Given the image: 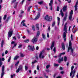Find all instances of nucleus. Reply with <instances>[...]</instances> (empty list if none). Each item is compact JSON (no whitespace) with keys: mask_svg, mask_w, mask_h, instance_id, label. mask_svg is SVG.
<instances>
[{"mask_svg":"<svg viewBox=\"0 0 78 78\" xmlns=\"http://www.w3.org/2000/svg\"><path fill=\"white\" fill-rule=\"evenodd\" d=\"M67 23H66L64 26V28H63V31L64 33L63 34V37L65 38L66 37V34L67 33Z\"/></svg>","mask_w":78,"mask_h":78,"instance_id":"obj_1","label":"nucleus"},{"mask_svg":"<svg viewBox=\"0 0 78 78\" xmlns=\"http://www.w3.org/2000/svg\"><path fill=\"white\" fill-rule=\"evenodd\" d=\"M71 50L72 53H73V50L72 47V42H71V41H69V47L68 49V52H69V50Z\"/></svg>","mask_w":78,"mask_h":78,"instance_id":"obj_2","label":"nucleus"},{"mask_svg":"<svg viewBox=\"0 0 78 78\" xmlns=\"http://www.w3.org/2000/svg\"><path fill=\"white\" fill-rule=\"evenodd\" d=\"M44 19L47 21H51L52 20V17L51 16H48V15H46L44 17Z\"/></svg>","mask_w":78,"mask_h":78,"instance_id":"obj_3","label":"nucleus"},{"mask_svg":"<svg viewBox=\"0 0 78 78\" xmlns=\"http://www.w3.org/2000/svg\"><path fill=\"white\" fill-rule=\"evenodd\" d=\"M53 3V0H51L50 3H49V6L50 9L51 11H53V7H52Z\"/></svg>","mask_w":78,"mask_h":78,"instance_id":"obj_4","label":"nucleus"},{"mask_svg":"<svg viewBox=\"0 0 78 78\" xmlns=\"http://www.w3.org/2000/svg\"><path fill=\"white\" fill-rule=\"evenodd\" d=\"M13 31H12V30L10 29L9 30L8 33V36L9 37H10L12 36V33Z\"/></svg>","mask_w":78,"mask_h":78,"instance_id":"obj_5","label":"nucleus"},{"mask_svg":"<svg viewBox=\"0 0 78 78\" xmlns=\"http://www.w3.org/2000/svg\"><path fill=\"white\" fill-rule=\"evenodd\" d=\"M43 53H44V51H42L39 55V57L40 58H42V59L44 58L45 56L44 55H42Z\"/></svg>","mask_w":78,"mask_h":78,"instance_id":"obj_6","label":"nucleus"},{"mask_svg":"<svg viewBox=\"0 0 78 78\" xmlns=\"http://www.w3.org/2000/svg\"><path fill=\"white\" fill-rule=\"evenodd\" d=\"M37 41V37L35 36L32 40V41L34 44L36 43Z\"/></svg>","mask_w":78,"mask_h":78,"instance_id":"obj_7","label":"nucleus"},{"mask_svg":"<svg viewBox=\"0 0 78 78\" xmlns=\"http://www.w3.org/2000/svg\"><path fill=\"white\" fill-rule=\"evenodd\" d=\"M4 69H5V66H2V73H1V77L3 78V76L4 75Z\"/></svg>","mask_w":78,"mask_h":78,"instance_id":"obj_8","label":"nucleus"},{"mask_svg":"<svg viewBox=\"0 0 78 78\" xmlns=\"http://www.w3.org/2000/svg\"><path fill=\"white\" fill-rule=\"evenodd\" d=\"M28 49L29 50L33 51L34 50V46L32 47L30 46H28Z\"/></svg>","mask_w":78,"mask_h":78,"instance_id":"obj_9","label":"nucleus"},{"mask_svg":"<svg viewBox=\"0 0 78 78\" xmlns=\"http://www.w3.org/2000/svg\"><path fill=\"white\" fill-rule=\"evenodd\" d=\"M78 1H77L76 4L74 6L75 7V10L74 11H77V8H78Z\"/></svg>","mask_w":78,"mask_h":78,"instance_id":"obj_10","label":"nucleus"},{"mask_svg":"<svg viewBox=\"0 0 78 78\" xmlns=\"http://www.w3.org/2000/svg\"><path fill=\"white\" fill-rule=\"evenodd\" d=\"M73 69H74V66H72L71 67V72L70 73V76H71L72 75V74L73 73Z\"/></svg>","mask_w":78,"mask_h":78,"instance_id":"obj_11","label":"nucleus"},{"mask_svg":"<svg viewBox=\"0 0 78 78\" xmlns=\"http://www.w3.org/2000/svg\"><path fill=\"white\" fill-rule=\"evenodd\" d=\"M60 57L58 58V62L59 63H61V62L63 61V58L61 57V56H59Z\"/></svg>","mask_w":78,"mask_h":78,"instance_id":"obj_12","label":"nucleus"},{"mask_svg":"<svg viewBox=\"0 0 78 78\" xmlns=\"http://www.w3.org/2000/svg\"><path fill=\"white\" fill-rule=\"evenodd\" d=\"M55 46V41H53L52 43V45L51 46V50H52L53 49V48Z\"/></svg>","mask_w":78,"mask_h":78,"instance_id":"obj_13","label":"nucleus"},{"mask_svg":"<svg viewBox=\"0 0 78 78\" xmlns=\"http://www.w3.org/2000/svg\"><path fill=\"white\" fill-rule=\"evenodd\" d=\"M76 72V70L75 69H74L73 70V73L72 74V76L70 78H73V77L75 76V73Z\"/></svg>","mask_w":78,"mask_h":78,"instance_id":"obj_14","label":"nucleus"},{"mask_svg":"<svg viewBox=\"0 0 78 78\" xmlns=\"http://www.w3.org/2000/svg\"><path fill=\"white\" fill-rule=\"evenodd\" d=\"M67 5L65 6L63 8V9H62L63 11H64V12L66 11V10H67Z\"/></svg>","mask_w":78,"mask_h":78,"instance_id":"obj_15","label":"nucleus"},{"mask_svg":"<svg viewBox=\"0 0 78 78\" xmlns=\"http://www.w3.org/2000/svg\"><path fill=\"white\" fill-rule=\"evenodd\" d=\"M67 14H66L65 15L63 19V21H66V19H67Z\"/></svg>","mask_w":78,"mask_h":78,"instance_id":"obj_16","label":"nucleus"},{"mask_svg":"<svg viewBox=\"0 0 78 78\" xmlns=\"http://www.w3.org/2000/svg\"><path fill=\"white\" fill-rule=\"evenodd\" d=\"M60 13L62 17H64V13L63 12H62V9H61Z\"/></svg>","mask_w":78,"mask_h":78,"instance_id":"obj_17","label":"nucleus"},{"mask_svg":"<svg viewBox=\"0 0 78 78\" xmlns=\"http://www.w3.org/2000/svg\"><path fill=\"white\" fill-rule=\"evenodd\" d=\"M40 17V13H39V12H38V14H37V16H36V17L35 18V20H37V19H38Z\"/></svg>","mask_w":78,"mask_h":78,"instance_id":"obj_18","label":"nucleus"},{"mask_svg":"<svg viewBox=\"0 0 78 78\" xmlns=\"http://www.w3.org/2000/svg\"><path fill=\"white\" fill-rule=\"evenodd\" d=\"M19 58V56H15L14 58V61H15V60H16V59H17Z\"/></svg>","mask_w":78,"mask_h":78,"instance_id":"obj_19","label":"nucleus"},{"mask_svg":"<svg viewBox=\"0 0 78 78\" xmlns=\"http://www.w3.org/2000/svg\"><path fill=\"white\" fill-rule=\"evenodd\" d=\"M36 27L37 30H39V24H37L36 25Z\"/></svg>","mask_w":78,"mask_h":78,"instance_id":"obj_20","label":"nucleus"},{"mask_svg":"<svg viewBox=\"0 0 78 78\" xmlns=\"http://www.w3.org/2000/svg\"><path fill=\"white\" fill-rule=\"evenodd\" d=\"M40 35V32H39V31H38V32H37L36 37H38Z\"/></svg>","mask_w":78,"mask_h":78,"instance_id":"obj_21","label":"nucleus"},{"mask_svg":"<svg viewBox=\"0 0 78 78\" xmlns=\"http://www.w3.org/2000/svg\"><path fill=\"white\" fill-rule=\"evenodd\" d=\"M62 49L63 50H65V46L64 43H62Z\"/></svg>","mask_w":78,"mask_h":78,"instance_id":"obj_22","label":"nucleus"},{"mask_svg":"<svg viewBox=\"0 0 78 78\" xmlns=\"http://www.w3.org/2000/svg\"><path fill=\"white\" fill-rule=\"evenodd\" d=\"M42 35L43 39H46V38L45 37V35H44V34H42Z\"/></svg>","mask_w":78,"mask_h":78,"instance_id":"obj_23","label":"nucleus"},{"mask_svg":"<svg viewBox=\"0 0 78 78\" xmlns=\"http://www.w3.org/2000/svg\"><path fill=\"white\" fill-rule=\"evenodd\" d=\"M3 44H4V41L2 40L1 42V47H3Z\"/></svg>","mask_w":78,"mask_h":78,"instance_id":"obj_24","label":"nucleus"},{"mask_svg":"<svg viewBox=\"0 0 78 78\" xmlns=\"http://www.w3.org/2000/svg\"><path fill=\"white\" fill-rule=\"evenodd\" d=\"M17 3H18V2H16V3L15 4V5H14V8H17Z\"/></svg>","mask_w":78,"mask_h":78,"instance_id":"obj_25","label":"nucleus"},{"mask_svg":"<svg viewBox=\"0 0 78 78\" xmlns=\"http://www.w3.org/2000/svg\"><path fill=\"white\" fill-rule=\"evenodd\" d=\"M55 25V21H54L52 23V27H53Z\"/></svg>","mask_w":78,"mask_h":78,"instance_id":"obj_26","label":"nucleus"},{"mask_svg":"<svg viewBox=\"0 0 78 78\" xmlns=\"http://www.w3.org/2000/svg\"><path fill=\"white\" fill-rule=\"evenodd\" d=\"M24 42H25V43H28L29 42V39H27L24 40Z\"/></svg>","mask_w":78,"mask_h":78,"instance_id":"obj_27","label":"nucleus"},{"mask_svg":"<svg viewBox=\"0 0 78 78\" xmlns=\"http://www.w3.org/2000/svg\"><path fill=\"white\" fill-rule=\"evenodd\" d=\"M72 15H69V19L70 20H72Z\"/></svg>","mask_w":78,"mask_h":78,"instance_id":"obj_28","label":"nucleus"},{"mask_svg":"<svg viewBox=\"0 0 78 78\" xmlns=\"http://www.w3.org/2000/svg\"><path fill=\"white\" fill-rule=\"evenodd\" d=\"M22 68H23L22 66H19V68L18 69H19L20 70H21L22 69Z\"/></svg>","mask_w":78,"mask_h":78,"instance_id":"obj_29","label":"nucleus"},{"mask_svg":"<svg viewBox=\"0 0 78 78\" xmlns=\"http://www.w3.org/2000/svg\"><path fill=\"white\" fill-rule=\"evenodd\" d=\"M11 56H10L9 58L8 61V62H10V61H11Z\"/></svg>","mask_w":78,"mask_h":78,"instance_id":"obj_30","label":"nucleus"},{"mask_svg":"<svg viewBox=\"0 0 78 78\" xmlns=\"http://www.w3.org/2000/svg\"><path fill=\"white\" fill-rule=\"evenodd\" d=\"M31 7H32V6H30L28 8V9H27L28 11L29 12H30V9H31Z\"/></svg>","mask_w":78,"mask_h":78,"instance_id":"obj_31","label":"nucleus"},{"mask_svg":"<svg viewBox=\"0 0 78 78\" xmlns=\"http://www.w3.org/2000/svg\"><path fill=\"white\" fill-rule=\"evenodd\" d=\"M67 57L66 56H65L64 58V61L65 62H66L67 61Z\"/></svg>","mask_w":78,"mask_h":78,"instance_id":"obj_32","label":"nucleus"},{"mask_svg":"<svg viewBox=\"0 0 78 78\" xmlns=\"http://www.w3.org/2000/svg\"><path fill=\"white\" fill-rule=\"evenodd\" d=\"M20 55L21 57H24L25 56V55L22 53L20 54Z\"/></svg>","mask_w":78,"mask_h":78,"instance_id":"obj_33","label":"nucleus"},{"mask_svg":"<svg viewBox=\"0 0 78 78\" xmlns=\"http://www.w3.org/2000/svg\"><path fill=\"white\" fill-rule=\"evenodd\" d=\"M65 53H66L65 52H62V53H61L59 55V56H61L62 55H65Z\"/></svg>","mask_w":78,"mask_h":78,"instance_id":"obj_34","label":"nucleus"},{"mask_svg":"<svg viewBox=\"0 0 78 78\" xmlns=\"http://www.w3.org/2000/svg\"><path fill=\"white\" fill-rule=\"evenodd\" d=\"M35 27L34 26H32V30L34 31H35V29L34 28Z\"/></svg>","mask_w":78,"mask_h":78,"instance_id":"obj_35","label":"nucleus"},{"mask_svg":"<svg viewBox=\"0 0 78 78\" xmlns=\"http://www.w3.org/2000/svg\"><path fill=\"white\" fill-rule=\"evenodd\" d=\"M54 67H58L59 66V64L55 63L54 64Z\"/></svg>","mask_w":78,"mask_h":78,"instance_id":"obj_36","label":"nucleus"},{"mask_svg":"<svg viewBox=\"0 0 78 78\" xmlns=\"http://www.w3.org/2000/svg\"><path fill=\"white\" fill-rule=\"evenodd\" d=\"M72 14H73V10H72L70 12V16H72Z\"/></svg>","mask_w":78,"mask_h":78,"instance_id":"obj_37","label":"nucleus"},{"mask_svg":"<svg viewBox=\"0 0 78 78\" xmlns=\"http://www.w3.org/2000/svg\"><path fill=\"white\" fill-rule=\"evenodd\" d=\"M6 15H5L4 16V17H3L4 20H6Z\"/></svg>","mask_w":78,"mask_h":78,"instance_id":"obj_38","label":"nucleus"},{"mask_svg":"<svg viewBox=\"0 0 78 78\" xmlns=\"http://www.w3.org/2000/svg\"><path fill=\"white\" fill-rule=\"evenodd\" d=\"M38 4H39V5H42V3H43V2L42 1H41L40 2H38Z\"/></svg>","mask_w":78,"mask_h":78,"instance_id":"obj_39","label":"nucleus"},{"mask_svg":"<svg viewBox=\"0 0 78 78\" xmlns=\"http://www.w3.org/2000/svg\"><path fill=\"white\" fill-rule=\"evenodd\" d=\"M22 44H19V46H18V48H21V47H22Z\"/></svg>","mask_w":78,"mask_h":78,"instance_id":"obj_40","label":"nucleus"},{"mask_svg":"<svg viewBox=\"0 0 78 78\" xmlns=\"http://www.w3.org/2000/svg\"><path fill=\"white\" fill-rule=\"evenodd\" d=\"M47 69H48L50 67V65H48L46 66Z\"/></svg>","mask_w":78,"mask_h":78,"instance_id":"obj_41","label":"nucleus"},{"mask_svg":"<svg viewBox=\"0 0 78 78\" xmlns=\"http://www.w3.org/2000/svg\"><path fill=\"white\" fill-rule=\"evenodd\" d=\"M71 41H73V35L71 34Z\"/></svg>","mask_w":78,"mask_h":78,"instance_id":"obj_42","label":"nucleus"},{"mask_svg":"<svg viewBox=\"0 0 78 78\" xmlns=\"http://www.w3.org/2000/svg\"><path fill=\"white\" fill-rule=\"evenodd\" d=\"M19 61H18L16 63V64H15V66H18V64H19Z\"/></svg>","mask_w":78,"mask_h":78,"instance_id":"obj_43","label":"nucleus"},{"mask_svg":"<svg viewBox=\"0 0 78 78\" xmlns=\"http://www.w3.org/2000/svg\"><path fill=\"white\" fill-rule=\"evenodd\" d=\"M53 51L54 53H55L56 52V47H54L53 49Z\"/></svg>","mask_w":78,"mask_h":78,"instance_id":"obj_44","label":"nucleus"},{"mask_svg":"<svg viewBox=\"0 0 78 78\" xmlns=\"http://www.w3.org/2000/svg\"><path fill=\"white\" fill-rule=\"evenodd\" d=\"M9 19H10V17H8V18L6 20V22H8V20H9Z\"/></svg>","mask_w":78,"mask_h":78,"instance_id":"obj_45","label":"nucleus"},{"mask_svg":"<svg viewBox=\"0 0 78 78\" xmlns=\"http://www.w3.org/2000/svg\"><path fill=\"white\" fill-rule=\"evenodd\" d=\"M1 3H2V2H1V0H0V10L2 9V5H1L0 4H1Z\"/></svg>","mask_w":78,"mask_h":78,"instance_id":"obj_46","label":"nucleus"},{"mask_svg":"<svg viewBox=\"0 0 78 78\" xmlns=\"http://www.w3.org/2000/svg\"><path fill=\"white\" fill-rule=\"evenodd\" d=\"M16 0H13L12 1V3H14L16 2Z\"/></svg>","mask_w":78,"mask_h":78,"instance_id":"obj_47","label":"nucleus"},{"mask_svg":"<svg viewBox=\"0 0 78 78\" xmlns=\"http://www.w3.org/2000/svg\"><path fill=\"white\" fill-rule=\"evenodd\" d=\"M24 13V11L22 10H21L20 14H23Z\"/></svg>","mask_w":78,"mask_h":78,"instance_id":"obj_48","label":"nucleus"},{"mask_svg":"<svg viewBox=\"0 0 78 78\" xmlns=\"http://www.w3.org/2000/svg\"><path fill=\"white\" fill-rule=\"evenodd\" d=\"M20 69H19V68L17 69V70L16 71V73H18V72H19V71H20Z\"/></svg>","mask_w":78,"mask_h":78,"instance_id":"obj_49","label":"nucleus"},{"mask_svg":"<svg viewBox=\"0 0 78 78\" xmlns=\"http://www.w3.org/2000/svg\"><path fill=\"white\" fill-rule=\"evenodd\" d=\"M57 19H58V22H60V18L59 17H57Z\"/></svg>","mask_w":78,"mask_h":78,"instance_id":"obj_50","label":"nucleus"},{"mask_svg":"<svg viewBox=\"0 0 78 78\" xmlns=\"http://www.w3.org/2000/svg\"><path fill=\"white\" fill-rule=\"evenodd\" d=\"M28 69V67L27 66H25V70H27Z\"/></svg>","mask_w":78,"mask_h":78,"instance_id":"obj_51","label":"nucleus"},{"mask_svg":"<svg viewBox=\"0 0 78 78\" xmlns=\"http://www.w3.org/2000/svg\"><path fill=\"white\" fill-rule=\"evenodd\" d=\"M50 27L48 26V30L50 31Z\"/></svg>","mask_w":78,"mask_h":78,"instance_id":"obj_52","label":"nucleus"},{"mask_svg":"<svg viewBox=\"0 0 78 78\" xmlns=\"http://www.w3.org/2000/svg\"><path fill=\"white\" fill-rule=\"evenodd\" d=\"M57 11H59V7H57Z\"/></svg>","mask_w":78,"mask_h":78,"instance_id":"obj_53","label":"nucleus"},{"mask_svg":"<svg viewBox=\"0 0 78 78\" xmlns=\"http://www.w3.org/2000/svg\"><path fill=\"white\" fill-rule=\"evenodd\" d=\"M37 62V61L36 60H35V61L34 62H32V64H34V63H35V62Z\"/></svg>","mask_w":78,"mask_h":78,"instance_id":"obj_54","label":"nucleus"},{"mask_svg":"<svg viewBox=\"0 0 78 78\" xmlns=\"http://www.w3.org/2000/svg\"><path fill=\"white\" fill-rule=\"evenodd\" d=\"M37 69L38 70H39V66H37Z\"/></svg>","mask_w":78,"mask_h":78,"instance_id":"obj_55","label":"nucleus"},{"mask_svg":"<svg viewBox=\"0 0 78 78\" xmlns=\"http://www.w3.org/2000/svg\"><path fill=\"white\" fill-rule=\"evenodd\" d=\"M24 1L25 0H22V1L21 2V4H23Z\"/></svg>","mask_w":78,"mask_h":78,"instance_id":"obj_56","label":"nucleus"},{"mask_svg":"<svg viewBox=\"0 0 78 78\" xmlns=\"http://www.w3.org/2000/svg\"><path fill=\"white\" fill-rule=\"evenodd\" d=\"M15 76V75L14 74L11 75V78H13V76Z\"/></svg>","mask_w":78,"mask_h":78,"instance_id":"obj_57","label":"nucleus"},{"mask_svg":"<svg viewBox=\"0 0 78 78\" xmlns=\"http://www.w3.org/2000/svg\"><path fill=\"white\" fill-rule=\"evenodd\" d=\"M23 26H24V27H27V26H26V25H25V23H23Z\"/></svg>","mask_w":78,"mask_h":78,"instance_id":"obj_58","label":"nucleus"},{"mask_svg":"<svg viewBox=\"0 0 78 78\" xmlns=\"http://www.w3.org/2000/svg\"><path fill=\"white\" fill-rule=\"evenodd\" d=\"M47 37H50V35H49V34H48V33H47Z\"/></svg>","mask_w":78,"mask_h":78,"instance_id":"obj_59","label":"nucleus"},{"mask_svg":"<svg viewBox=\"0 0 78 78\" xmlns=\"http://www.w3.org/2000/svg\"><path fill=\"white\" fill-rule=\"evenodd\" d=\"M2 65V62H0V67Z\"/></svg>","mask_w":78,"mask_h":78,"instance_id":"obj_60","label":"nucleus"},{"mask_svg":"<svg viewBox=\"0 0 78 78\" xmlns=\"http://www.w3.org/2000/svg\"><path fill=\"white\" fill-rule=\"evenodd\" d=\"M25 22V20H23L21 23L22 24V23H24V22Z\"/></svg>","mask_w":78,"mask_h":78,"instance_id":"obj_61","label":"nucleus"},{"mask_svg":"<svg viewBox=\"0 0 78 78\" xmlns=\"http://www.w3.org/2000/svg\"><path fill=\"white\" fill-rule=\"evenodd\" d=\"M17 37H18V39H20V35H19L18 34Z\"/></svg>","mask_w":78,"mask_h":78,"instance_id":"obj_62","label":"nucleus"},{"mask_svg":"<svg viewBox=\"0 0 78 78\" xmlns=\"http://www.w3.org/2000/svg\"><path fill=\"white\" fill-rule=\"evenodd\" d=\"M8 51H6L5 53V55H6V54H7V53H8Z\"/></svg>","mask_w":78,"mask_h":78,"instance_id":"obj_63","label":"nucleus"},{"mask_svg":"<svg viewBox=\"0 0 78 78\" xmlns=\"http://www.w3.org/2000/svg\"><path fill=\"white\" fill-rule=\"evenodd\" d=\"M36 59H38V57H37V55H36Z\"/></svg>","mask_w":78,"mask_h":78,"instance_id":"obj_64","label":"nucleus"}]
</instances>
